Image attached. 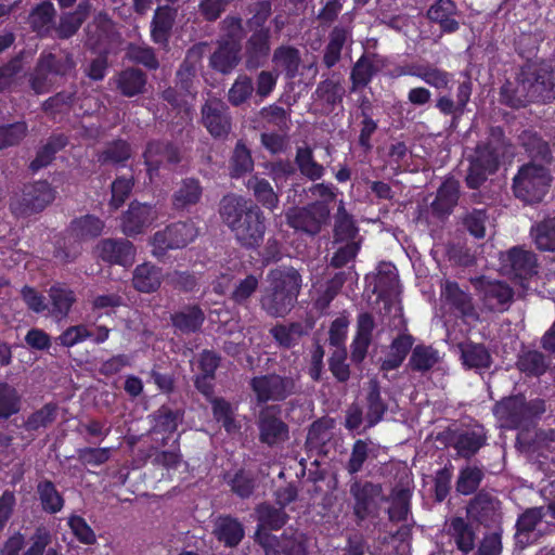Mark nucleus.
I'll use <instances>...</instances> for the list:
<instances>
[{"label":"nucleus","instance_id":"nucleus-2","mask_svg":"<svg viewBox=\"0 0 555 555\" xmlns=\"http://www.w3.org/2000/svg\"><path fill=\"white\" fill-rule=\"evenodd\" d=\"M219 212L241 245L255 247L262 242L264 217L257 205L242 196L227 195L220 202Z\"/></svg>","mask_w":555,"mask_h":555},{"label":"nucleus","instance_id":"nucleus-9","mask_svg":"<svg viewBox=\"0 0 555 555\" xmlns=\"http://www.w3.org/2000/svg\"><path fill=\"white\" fill-rule=\"evenodd\" d=\"M55 193L47 181H37L25 185L22 193L12 198L10 208L16 216L40 212L55 199Z\"/></svg>","mask_w":555,"mask_h":555},{"label":"nucleus","instance_id":"nucleus-29","mask_svg":"<svg viewBox=\"0 0 555 555\" xmlns=\"http://www.w3.org/2000/svg\"><path fill=\"white\" fill-rule=\"evenodd\" d=\"M75 294L65 285L56 284L49 289V309L48 313L55 320L65 319L74 302Z\"/></svg>","mask_w":555,"mask_h":555},{"label":"nucleus","instance_id":"nucleus-11","mask_svg":"<svg viewBox=\"0 0 555 555\" xmlns=\"http://www.w3.org/2000/svg\"><path fill=\"white\" fill-rule=\"evenodd\" d=\"M330 207L323 202H313L304 207H294L286 212L287 224L308 235L321 232L330 218Z\"/></svg>","mask_w":555,"mask_h":555},{"label":"nucleus","instance_id":"nucleus-45","mask_svg":"<svg viewBox=\"0 0 555 555\" xmlns=\"http://www.w3.org/2000/svg\"><path fill=\"white\" fill-rule=\"evenodd\" d=\"M66 143L67 139L63 134L51 135L37 151L36 157L29 165V169L36 172L47 167L53 160L55 154L61 151Z\"/></svg>","mask_w":555,"mask_h":555},{"label":"nucleus","instance_id":"nucleus-58","mask_svg":"<svg viewBox=\"0 0 555 555\" xmlns=\"http://www.w3.org/2000/svg\"><path fill=\"white\" fill-rule=\"evenodd\" d=\"M489 223L487 208H473L462 216L463 227L476 238L486 236V227Z\"/></svg>","mask_w":555,"mask_h":555},{"label":"nucleus","instance_id":"nucleus-7","mask_svg":"<svg viewBox=\"0 0 555 555\" xmlns=\"http://www.w3.org/2000/svg\"><path fill=\"white\" fill-rule=\"evenodd\" d=\"M551 180V175L544 165L525 164L514 178V193L526 203H538L546 194Z\"/></svg>","mask_w":555,"mask_h":555},{"label":"nucleus","instance_id":"nucleus-23","mask_svg":"<svg viewBox=\"0 0 555 555\" xmlns=\"http://www.w3.org/2000/svg\"><path fill=\"white\" fill-rule=\"evenodd\" d=\"M345 88L341 82L338 79L327 78L318 83L313 100L321 107V112L328 115L343 102Z\"/></svg>","mask_w":555,"mask_h":555},{"label":"nucleus","instance_id":"nucleus-42","mask_svg":"<svg viewBox=\"0 0 555 555\" xmlns=\"http://www.w3.org/2000/svg\"><path fill=\"white\" fill-rule=\"evenodd\" d=\"M456 12V5L452 0H438L434 3L427 16L430 21L439 23L444 31L452 33L459 28V23L452 18Z\"/></svg>","mask_w":555,"mask_h":555},{"label":"nucleus","instance_id":"nucleus-35","mask_svg":"<svg viewBox=\"0 0 555 555\" xmlns=\"http://www.w3.org/2000/svg\"><path fill=\"white\" fill-rule=\"evenodd\" d=\"M205 320V313L197 305H189L171 314L172 325L184 334L199 331Z\"/></svg>","mask_w":555,"mask_h":555},{"label":"nucleus","instance_id":"nucleus-41","mask_svg":"<svg viewBox=\"0 0 555 555\" xmlns=\"http://www.w3.org/2000/svg\"><path fill=\"white\" fill-rule=\"evenodd\" d=\"M535 247L541 251H555V216L537 222L530 231Z\"/></svg>","mask_w":555,"mask_h":555},{"label":"nucleus","instance_id":"nucleus-37","mask_svg":"<svg viewBox=\"0 0 555 555\" xmlns=\"http://www.w3.org/2000/svg\"><path fill=\"white\" fill-rule=\"evenodd\" d=\"M500 501L488 492L480 491L469 503L468 512L480 522L495 520L500 512Z\"/></svg>","mask_w":555,"mask_h":555},{"label":"nucleus","instance_id":"nucleus-43","mask_svg":"<svg viewBox=\"0 0 555 555\" xmlns=\"http://www.w3.org/2000/svg\"><path fill=\"white\" fill-rule=\"evenodd\" d=\"M203 189L196 179H184L172 195V205L176 209H185L195 205L202 197Z\"/></svg>","mask_w":555,"mask_h":555},{"label":"nucleus","instance_id":"nucleus-46","mask_svg":"<svg viewBox=\"0 0 555 555\" xmlns=\"http://www.w3.org/2000/svg\"><path fill=\"white\" fill-rule=\"evenodd\" d=\"M377 447L369 440H357L346 463V470L350 475H356L362 470L365 461L376 457Z\"/></svg>","mask_w":555,"mask_h":555},{"label":"nucleus","instance_id":"nucleus-44","mask_svg":"<svg viewBox=\"0 0 555 555\" xmlns=\"http://www.w3.org/2000/svg\"><path fill=\"white\" fill-rule=\"evenodd\" d=\"M176 10L160 7L155 11L152 21V38L155 43L165 44L173 26Z\"/></svg>","mask_w":555,"mask_h":555},{"label":"nucleus","instance_id":"nucleus-6","mask_svg":"<svg viewBox=\"0 0 555 555\" xmlns=\"http://www.w3.org/2000/svg\"><path fill=\"white\" fill-rule=\"evenodd\" d=\"M494 414L504 428H518L528 426L533 418L545 412L544 401L534 399L526 401L524 397H511L494 405Z\"/></svg>","mask_w":555,"mask_h":555},{"label":"nucleus","instance_id":"nucleus-56","mask_svg":"<svg viewBox=\"0 0 555 555\" xmlns=\"http://www.w3.org/2000/svg\"><path fill=\"white\" fill-rule=\"evenodd\" d=\"M104 228V222L92 215L76 218L70 223L72 233L80 240L94 238L99 236Z\"/></svg>","mask_w":555,"mask_h":555},{"label":"nucleus","instance_id":"nucleus-48","mask_svg":"<svg viewBox=\"0 0 555 555\" xmlns=\"http://www.w3.org/2000/svg\"><path fill=\"white\" fill-rule=\"evenodd\" d=\"M295 164L300 173L312 181L321 179L325 171V168L315 162L313 151L308 145L297 147Z\"/></svg>","mask_w":555,"mask_h":555},{"label":"nucleus","instance_id":"nucleus-57","mask_svg":"<svg viewBox=\"0 0 555 555\" xmlns=\"http://www.w3.org/2000/svg\"><path fill=\"white\" fill-rule=\"evenodd\" d=\"M183 420V411L180 409L172 410L167 405H162L154 413V431L157 433H173L177 430L178 425Z\"/></svg>","mask_w":555,"mask_h":555},{"label":"nucleus","instance_id":"nucleus-53","mask_svg":"<svg viewBox=\"0 0 555 555\" xmlns=\"http://www.w3.org/2000/svg\"><path fill=\"white\" fill-rule=\"evenodd\" d=\"M55 10L51 2L38 4L29 15L31 28L40 36H47L53 28Z\"/></svg>","mask_w":555,"mask_h":555},{"label":"nucleus","instance_id":"nucleus-22","mask_svg":"<svg viewBox=\"0 0 555 555\" xmlns=\"http://www.w3.org/2000/svg\"><path fill=\"white\" fill-rule=\"evenodd\" d=\"M147 171L152 176L163 165H176L181 160L179 150L168 142H150L144 152Z\"/></svg>","mask_w":555,"mask_h":555},{"label":"nucleus","instance_id":"nucleus-63","mask_svg":"<svg viewBox=\"0 0 555 555\" xmlns=\"http://www.w3.org/2000/svg\"><path fill=\"white\" fill-rule=\"evenodd\" d=\"M254 90L251 78L245 74L238 75L228 91V101L233 106H240L251 98Z\"/></svg>","mask_w":555,"mask_h":555},{"label":"nucleus","instance_id":"nucleus-39","mask_svg":"<svg viewBox=\"0 0 555 555\" xmlns=\"http://www.w3.org/2000/svg\"><path fill=\"white\" fill-rule=\"evenodd\" d=\"M377 72L378 68L374 63V56L363 54L351 68L350 91L356 92L359 89L366 87Z\"/></svg>","mask_w":555,"mask_h":555},{"label":"nucleus","instance_id":"nucleus-32","mask_svg":"<svg viewBox=\"0 0 555 555\" xmlns=\"http://www.w3.org/2000/svg\"><path fill=\"white\" fill-rule=\"evenodd\" d=\"M518 141L533 160L551 163L552 153L548 143L537 131L532 129L522 130L518 135Z\"/></svg>","mask_w":555,"mask_h":555},{"label":"nucleus","instance_id":"nucleus-38","mask_svg":"<svg viewBox=\"0 0 555 555\" xmlns=\"http://www.w3.org/2000/svg\"><path fill=\"white\" fill-rule=\"evenodd\" d=\"M214 534L225 546L234 547L244 538V528L237 519L220 516L215 522Z\"/></svg>","mask_w":555,"mask_h":555},{"label":"nucleus","instance_id":"nucleus-8","mask_svg":"<svg viewBox=\"0 0 555 555\" xmlns=\"http://www.w3.org/2000/svg\"><path fill=\"white\" fill-rule=\"evenodd\" d=\"M349 492L353 499L352 512L358 525L369 517L378 515L379 503L385 500L380 483L363 480L356 476L350 480Z\"/></svg>","mask_w":555,"mask_h":555},{"label":"nucleus","instance_id":"nucleus-18","mask_svg":"<svg viewBox=\"0 0 555 555\" xmlns=\"http://www.w3.org/2000/svg\"><path fill=\"white\" fill-rule=\"evenodd\" d=\"M99 257L108 263L130 266L134 261L135 248L133 244L125 238H105L96 245Z\"/></svg>","mask_w":555,"mask_h":555},{"label":"nucleus","instance_id":"nucleus-30","mask_svg":"<svg viewBox=\"0 0 555 555\" xmlns=\"http://www.w3.org/2000/svg\"><path fill=\"white\" fill-rule=\"evenodd\" d=\"M91 4L88 0L79 2L76 10L61 15L59 25L54 28L60 39H68L74 36L87 20Z\"/></svg>","mask_w":555,"mask_h":555},{"label":"nucleus","instance_id":"nucleus-60","mask_svg":"<svg viewBox=\"0 0 555 555\" xmlns=\"http://www.w3.org/2000/svg\"><path fill=\"white\" fill-rule=\"evenodd\" d=\"M366 400L367 411L365 418L369 426H374L383 418V415L387 410V405L382 400L380 389L377 382H370V388Z\"/></svg>","mask_w":555,"mask_h":555},{"label":"nucleus","instance_id":"nucleus-36","mask_svg":"<svg viewBox=\"0 0 555 555\" xmlns=\"http://www.w3.org/2000/svg\"><path fill=\"white\" fill-rule=\"evenodd\" d=\"M272 62L276 68L285 73L286 78L293 79L299 73L300 51L293 46H280L273 52Z\"/></svg>","mask_w":555,"mask_h":555},{"label":"nucleus","instance_id":"nucleus-12","mask_svg":"<svg viewBox=\"0 0 555 555\" xmlns=\"http://www.w3.org/2000/svg\"><path fill=\"white\" fill-rule=\"evenodd\" d=\"M281 413V408L275 404H267L259 410L256 425L261 443L268 447H275L288 440V425L282 420Z\"/></svg>","mask_w":555,"mask_h":555},{"label":"nucleus","instance_id":"nucleus-20","mask_svg":"<svg viewBox=\"0 0 555 555\" xmlns=\"http://www.w3.org/2000/svg\"><path fill=\"white\" fill-rule=\"evenodd\" d=\"M441 297L446 304L453 307L463 318L467 320H478V312L473 304L472 296L460 288L457 283L446 281L442 285Z\"/></svg>","mask_w":555,"mask_h":555},{"label":"nucleus","instance_id":"nucleus-28","mask_svg":"<svg viewBox=\"0 0 555 555\" xmlns=\"http://www.w3.org/2000/svg\"><path fill=\"white\" fill-rule=\"evenodd\" d=\"M411 490L402 485L392 488L390 494L384 501L389 502L388 518L392 522L406 521L411 512Z\"/></svg>","mask_w":555,"mask_h":555},{"label":"nucleus","instance_id":"nucleus-1","mask_svg":"<svg viewBox=\"0 0 555 555\" xmlns=\"http://www.w3.org/2000/svg\"><path fill=\"white\" fill-rule=\"evenodd\" d=\"M501 102L512 108L555 99V69L546 63H527L514 81H506L500 92Z\"/></svg>","mask_w":555,"mask_h":555},{"label":"nucleus","instance_id":"nucleus-40","mask_svg":"<svg viewBox=\"0 0 555 555\" xmlns=\"http://www.w3.org/2000/svg\"><path fill=\"white\" fill-rule=\"evenodd\" d=\"M414 344V338L410 334H400L391 345L387 357L382 363V370L391 371L399 367Z\"/></svg>","mask_w":555,"mask_h":555},{"label":"nucleus","instance_id":"nucleus-10","mask_svg":"<svg viewBox=\"0 0 555 555\" xmlns=\"http://www.w3.org/2000/svg\"><path fill=\"white\" fill-rule=\"evenodd\" d=\"M250 387L258 403L283 401L297 392V379L292 375L281 376L272 373L251 378Z\"/></svg>","mask_w":555,"mask_h":555},{"label":"nucleus","instance_id":"nucleus-51","mask_svg":"<svg viewBox=\"0 0 555 555\" xmlns=\"http://www.w3.org/2000/svg\"><path fill=\"white\" fill-rule=\"evenodd\" d=\"M279 547L284 555H307L308 538L299 530L288 528L281 535Z\"/></svg>","mask_w":555,"mask_h":555},{"label":"nucleus","instance_id":"nucleus-19","mask_svg":"<svg viewBox=\"0 0 555 555\" xmlns=\"http://www.w3.org/2000/svg\"><path fill=\"white\" fill-rule=\"evenodd\" d=\"M156 217L157 212L154 206L132 202L122 216V232L128 236L140 234L153 223Z\"/></svg>","mask_w":555,"mask_h":555},{"label":"nucleus","instance_id":"nucleus-61","mask_svg":"<svg viewBox=\"0 0 555 555\" xmlns=\"http://www.w3.org/2000/svg\"><path fill=\"white\" fill-rule=\"evenodd\" d=\"M486 437L482 431H464L456 437L454 448L462 457L473 456L485 443Z\"/></svg>","mask_w":555,"mask_h":555},{"label":"nucleus","instance_id":"nucleus-33","mask_svg":"<svg viewBox=\"0 0 555 555\" xmlns=\"http://www.w3.org/2000/svg\"><path fill=\"white\" fill-rule=\"evenodd\" d=\"M238 53L237 42L222 41L210 56V66L222 74H229L240 62Z\"/></svg>","mask_w":555,"mask_h":555},{"label":"nucleus","instance_id":"nucleus-24","mask_svg":"<svg viewBox=\"0 0 555 555\" xmlns=\"http://www.w3.org/2000/svg\"><path fill=\"white\" fill-rule=\"evenodd\" d=\"M444 531L463 554L475 548L476 532L473 525L463 517H451L447 520Z\"/></svg>","mask_w":555,"mask_h":555},{"label":"nucleus","instance_id":"nucleus-21","mask_svg":"<svg viewBox=\"0 0 555 555\" xmlns=\"http://www.w3.org/2000/svg\"><path fill=\"white\" fill-rule=\"evenodd\" d=\"M397 70L399 76L418 77L436 89H444L450 82V75L447 72L428 63H410L400 66Z\"/></svg>","mask_w":555,"mask_h":555},{"label":"nucleus","instance_id":"nucleus-5","mask_svg":"<svg viewBox=\"0 0 555 555\" xmlns=\"http://www.w3.org/2000/svg\"><path fill=\"white\" fill-rule=\"evenodd\" d=\"M367 280L370 285L373 286V293L383 302V308H379L382 322L389 314L390 321L388 326H403L402 309L398 302L400 285L397 268L390 262H380L376 268V272L367 276Z\"/></svg>","mask_w":555,"mask_h":555},{"label":"nucleus","instance_id":"nucleus-34","mask_svg":"<svg viewBox=\"0 0 555 555\" xmlns=\"http://www.w3.org/2000/svg\"><path fill=\"white\" fill-rule=\"evenodd\" d=\"M460 198V182L453 178L447 179L438 189L436 199L431 203L433 211L448 215L456 206Z\"/></svg>","mask_w":555,"mask_h":555},{"label":"nucleus","instance_id":"nucleus-59","mask_svg":"<svg viewBox=\"0 0 555 555\" xmlns=\"http://www.w3.org/2000/svg\"><path fill=\"white\" fill-rule=\"evenodd\" d=\"M517 367L527 375L540 376L547 370L548 362L543 353L529 350L518 357Z\"/></svg>","mask_w":555,"mask_h":555},{"label":"nucleus","instance_id":"nucleus-49","mask_svg":"<svg viewBox=\"0 0 555 555\" xmlns=\"http://www.w3.org/2000/svg\"><path fill=\"white\" fill-rule=\"evenodd\" d=\"M461 359L468 369L481 370L491 365L492 359L483 345L464 344L460 345Z\"/></svg>","mask_w":555,"mask_h":555},{"label":"nucleus","instance_id":"nucleus-15","mask_svg":"<svg viewBox=\"0 0 555 555\" xmlns=\"http://www.w3.org/2000/svg\"><path fill=\"white\" fill-rule=\"evenodd\" d=\"M501 264L505 273L527 280L537 273V258L531 250L513 247L501 254Z\"/></svg>","mask_w":555,"mask_h":555},{"label":"nucleus","instance_id":"nucleus-26","mask_svg":"<svg viewBox=\"0 0 555 555\" xmlns=\"http://www.w3.org/2000/svg\"><path fill=\"white\" fill-rule=\"evenodd\" d=\"M544 515L543 507H532L526 509L518 517L515 534L517 546L525 548L534 541L532 533L537 526L542 521Z\"/></svg>","mask_w":555,"mask_h":555},{"label":"nucleus","instance_id":"nucleus-4","mask_svg":"<svg viewBox=\"0 0 555 555\" xmlns=\"http://www.w3.org/2000/svg\"><path fill=\"white\" fill-rule=\"evenodd\" d=\"M509 149L511 145L506 142L503 130L500 127L491 128L487 142L478 144L470 157L465 179L467 186L476 190L482 185L488 176L496 171L500 158L511 154Z\"/></svg>","mask_w":555,"mask_h":555},{"label":"nucleus","instance_id":"nucleus-54","mask_svg":"<svg viewBox=\"0 0 555 555\" xmlns=\"http://www.w3.org/2000/svg\"><path fill=\"white\" fill-rule=\"evenodd\" d=\"M440 361L439 352L430 346L417 345L409 360L412 371L425 373Z\"/></svg>","mask_w":555,"mask_h":555},{"label":"nucleus","instance_id":"nucleus-25","mask_svg":"<svg viewBox=\"0 0 555 555\" xmlns=\"http://www.w3.org/2000/svg\"><path fill=\"white\" fill-rule=\"evenodd\" d=\"M270 52V34L261 29L250 36L246 43L245 67L248 70L257 69L262 65Z\"/></svg>","mask_w":555,"mask_h":555},{"label":"nucleus","instance_id":"nucleus-14","mask_svg":"<svg viewBox=\"0 0 555 555\" xmlns=\"http://www.w3.org/2000/svg\"><path fill=\"white\" fill-rule=\"evenodd\" d=\"M474 284L489 310L503 312L509 308L514 292L506 283L480 278Z\"/></svg>","mask_w":555,"mask_h":555},{"label":"nucleus","instance_id":"nucleus-62","mask_svg":"<svg viewBox=\"0 0 555 555\" xmlns=\"http://www.w3.org/2000/svg\"><path fill=\"white\" fill-rule=\"evenodd\" d=\"M37 491L41 501L43 509L48 513L54 514L62 509L64 500L56 490L53 482L44 480L38 483Z\"/></svg>","mask_w":555,"mask_h":555},{"label":"nucleus","instance_id":"nucleus-64","mask_svg":"<svg viewBox=\"0 0 555 555\" xmlns=\"http://www.w3.org/2000/svg\"><path fill=\"white\" fill-rule=\"evenodd\" d=\"M75 90H64L57 92L42 103L41 109L48 116L55 117L57 114H62L70 109L75 100Z\"/></svg>","mask_w":555,"mask_h":555},{"label":"nucleus","instance_id":"nucleus-52","mask_svg":"<svg viewBox=\"0 0 555 555\" xmlns=\"http://www.w3.org/2000/svg\"><path fill=\"white\" fill-rule=\"evenodd\" d=\"M280 347L289 349L296 346L300 338L305 335V330L301 323L293 322L289 324H278L270 330Z\"/></svg>","mask_w":555,"mask_h":555},{"label":"nucleus","instance_id":"nucleus-31","mask_svg":"<svg viewBox=\"0 0 555 555\" xmlns=\"http://www.w3.org/2000/svg\"><path fill=\"white\" fill-rule=\"evenodd\" d=\"M162 281V269L152 263L144 262L139 264L133 271L132 285L138 292H156L160 287Z\"/></svg>","mask_w":555,"mask_h":555},{"label":"nucleus","instance_id":"nucleus-55","mask_svg":"<svg viewBox=\"0 0 555 555\" xmlns=\"http://www.w3.org/2000/svg\"><path fill=\"white\" fill-rule=\"evenodd\" d=\"M358 233L351 216L346 211L344 203L340 202L335 216L334 242L343 243L354 241Z\"/></svg>","mask_w":555,"mask_h":555},{"label":"nucleus","instance_id":"nucleus-3","mask_svg":"<svg viewBox=\"0 0 555 555\" xmlns=\"http://www.w3.org/2000/svg\"><path fill=\"white\" fill-rule=\"evenodd\" d=\"M268 285L259 298V306L271 318H284L295 307L302 279L293 267H278L267 274Z\"/></svg>","mask_w":555,"mask_h":555},{"label":"nucleus","instance_id":"nucleus-27","mask_svg":"<svg viewBox=\"0 0 555 555\" xmlns=\"http://www.w3.org/2000/svg\"><path fill=\"white\" fill-rule=\"evenodd\" d=\"M115 83L124 96L132 98L145 92L147 76L140 68L129 67L117 74Z\"/></svg>","mask_w":555,"mask_h":555},{"label":"nucleus","instance_id":"nucleus-16","mask_svg":"<svg viewBox=\"0 0 555 555\" xmlns=\"http://www.w3.org/2000/svg\"><path fill=\"white\" fill-rule=\"evenodd\" d=\"M258 528L255 532V541L262 545L264 548L272 546V537L266 531L278 530L282 528L287 521V514L280 506L279 508L262 503L256 508Z\"/></svg>","mask_w":555,"mask_h":555},{"label":"nucleus","instance_id":"nucleus-13","mask_svg":"<svg viewBox=\"0 0 555 555\" xmlns=\"http://www.w3.org/2000/svg\"><path fill=\"white\" fill-rule=\"evenodd\" d=\"M202 122L215 138H225L231 131V116L228 105L218 98H209L202 106Z\"/></svg>","mask_w":555,"mask_h":555},{"label":"nucleus","instance_id":"nucleus-50","mask_svg":"<svg viewBox=\"0 0 555 555\" xmlns=\"http://www.w3.org/2000/svg\"><path fill=\"white\" fill-rule=\"evenodd\" d=\"M247 189L250 190L263 207L273 210L279 205V196L272 185L264 178L253 176L247 181Z\"/></svg>","mask_w":555,"mask_h":555},{"label":"nucleus","instance_id":"nucleus-47","mask_svg":"<svg viewBox=\"0 0 555 555\" xmlns=\"http://www.w3.org/2000/svg\"><path fill=\"white\" fill-rule=\"evenodd\" d=\"M38 61L54 76H67L76 67L73 55L65 51L57 54L43 52L40 54Z\"/></svg>","mask_w":555,"mask_h":555},{"label":"nucleus","instance_id":"nucleus-17","mask_svg":"<svg viewBox=\"0 0 555 555\" xmlns=\"http://www.w3.org/2000/svg\"><path fill=\"white\" fill-rule=\"evenodd\" d=\"M205 44H195L190 48L176 73V87L185 94L195 92L197 72L204 54Z\"/></svg>","mask_w":555,"mask_h":555}]
</instances>
